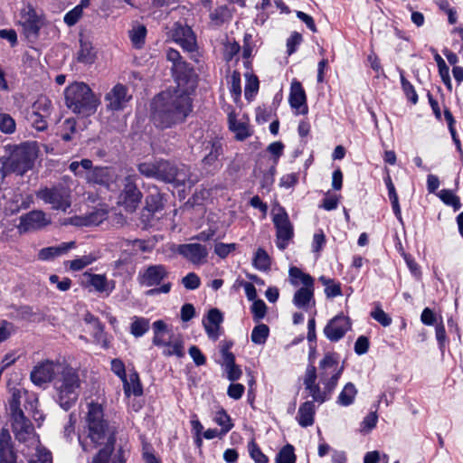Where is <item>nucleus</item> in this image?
I'll use <instances>...</instances> for the list:
<instances>
[{
  "mask_svg": "<svg viewBox=\"0 0 463 463\" xmlns=\"http://www.w3.org/2000/svg\"><path fill=\"white\" fill-rule=\"evenodd\" d=\"M18 24L27 38H36L44 24L43 13L30 3L24 4L19 12Z\"/></svg>",
  "mask_w": 463,
  "mask_h": 463,
  "instance_id": "9b49d317",
  "label": "nucleus"
},
{
  "mask_svg": "<svg viewBox=\"0 0 463 463\" xmlns=\"http://www.w3.org/2000/svg\"><path fill=\"white\" fill-rule=\"evenodd\" d=\"M65 100L70 109L83 116L94 114L99 103L90 88L83 82H74L68 86Z\"/></svg>",
  "mask_w": 463,
  "mask_h": 463,
  "instance_id": "20e7f679",
  "label": "nucleus"
},
{
  "mask_svg": "<svg viewBox=\"0 0 463 463\" xmlns=\"http://www.w3.org/2000/svg\"><path fill=\"white\" fill-rule=\"evenodd\" d=\"M81 16L82 7L80 5H77L64 15L63 20L67 25L72 26L78 23Z\"/></svg>",
  "mask_w": 463,
  "mask_h": 463,
  "instance_id": "69168bd1",
  "label": "nucleus"
},
{
  "mask_svg": "<svg viewBox=\"0 0 463 463\" xmlns=\"http://www.w3.org/2000/svg\"><path fill=\"white\" fill-rule=\"evenodd\" d=\"M0 463H17V455L13 447L11 435L5 428L0 431Z\"/></svg>",
  "mask_w": 463,
  "mask_h": 463,
  "instance_id": "bb28decb",
  "label": "nucleus"
},
{
  "mask_svg": "<svg viewBox=\"0 0 463 463\" xmlns=\"http://www.w3.org/2000/svg\"><path fill=\"white\" fill-rule=\"evenodd\" d=\"M259 90V80L256 76H247V82L244 89V96L247 99H251Z\"/></svg>",
  "mask_w": 463,
  "mask_h": 463,
  "instance_id": "052dcab7",
  "label": "nucleus"
},
{
  "mask_svg": "<svg viewBox=\"0 0 463 463\" xmlns=\"http://www.w3.org/2000/svg\"><path fill=\"white\" fill-rule=\"evenodd\" d=\"M222 365L224 366L227 378L232 381H237L241 378L242 372L240 366H238L235 364V357L234 356H229L227 358V361H224L222 363Z\"/></svg>",
  "mask_w": 463,
  "mask_h": 463,
  "instance_id": "37998d69",
  "label": "nucleus"
},
{
  "mask_svg": "<svg viewBox=\"0 0 463 463\" xmlns=\"http://www.w3.org/2000/svg\"><path fill=\"white\" fill-rule=\"evenodd\" d=\"M33 450L32 454L29 451L23 452L27 458L28 463H52V458L50 451L43 448L41 444L31 449Z\"/></svg>",
  "mask_w": 463,
  "mask_h": 463,
  "instance_id": "72a5a7b5",
  "label": "nucleus"
},
{
  "mask_svg": "<svg viewBox=\"0 0 463 463\" xmlns=\"http://www.w3.org/2000/svg\"><path fill=\"white\" fill-rule=\"evenodd\" d=\"M294 305L301 309L307 310L315 306L314 284L303 286L296 291L293 297Z\"/></svg>",
  "mask_w": 463,
  "mask_h": 463,
  "instance_id": "cd10ccee",
  "label": "nucleus"
},
{
  "mask_svg": "<svg viewBox=\"0 0 463 463\" xmlns=\"http://www.w3.org/2000/svg\"><path fill=\"white\" fill-rule=\"evenodd\" d=\"M123 382V388L126 396L130 395L140 396L143 393V389L138 378L137 373H133L129 374L128 378H125Z\"/></svg>",
  "mask_w": 463,
  "mask_h": 463,
  "instance_id": "f704fd0d",
  "label": "nucleus"
},
{
  "mask_svg": "<svg viewBox=\"0 0 463 463\" xmlns=\"http://www.w3.org/2000/svg\"><path fill=\"white\" fill-rule=\"evenodd\" d=\"M272 221L276 228L277 247L279 250H284L293 238V225L289 221L287 212L282 207H279L273 211Z\"/></svg>",
  "mask_w": 463,
  "mask_h": 463,
  "instance_id": "2eb2a0df",
  "label": "nucleus"
},
{
  "mask_svg": "<svg viewBox=\"0 0 463 463\" xmlns=\"http://www.w3.org/2000/svg\"><path fill=\"white\" fill-rule=\"evenodd\" d=\"M97 258L93 254L84 255L71 260L70 269L74 271H79L83 269L85 267L92 264L96 261Z\"/></svg>",
  "mask_w": 463,
  "mask_h": 463,
  "instance_id": "864d4df0",
  "label": "nucleus"
},
{
  "mask_svg": "<svg viewBox=\"0 0 463 463\" xmlns=\"http://www.w3.org/2000/svg\"><path fill=\"white\" fill-rule=\"evenodd\" d=\"M112 178L111 171L108 167H94L86 175L89 183L108 185Z\"/></svg>",
  "mask_w": 463,
  "mask_h": 463,
  "instance_id": "473e14b6",
  "label": "nucleus"
},
{
  "mask_svg": "<svg viewBox=\"0 0 463 463\" xmlns=\"http://www.w3.org/2000/svg\"><path fill=\"white\" fill-rule=\"evenodd\" d=\"M288 273L290 282L294 286H298L299 282L302 283L303 286L314 284V279L310 275L302 272V270L297 267H291Z\"/></svg>",
  "mask_w": 463,
  "mask_h": 463,
  "instance_id": "a19ab883",
  "label": "nucleus"
},
{
  "mask_svg": "<svg viewBox=\"0 0 463 463\" xmlns=\"http://www.w3.org/2000/svg\"><path fill=\"white\" fill-rule=\"evenodd\" d=\"M237 245L235 243H223L218 242L214 246V252L220 258H226L231 252L236 250Z\"/></svg>",
  "mask_w": 463,
  "mask_h": 463,
  "instance_id": "774afa93",
  "label": "nucleus"
},
{
  "mask_svg": "<svg viewBox=\"0 0 463 463\" xmlns=\"http://www.w3.org/2000/svg\"><path fill=\"white\" fill-rule=\"evenodd\" d=\"M52 112V102L45 97H39L27 111V120L38 131H43L47 128V118Z\"/></svg>",
  "mask_w": 463,
  "mask_h": 463,
  "instance_id": "4468645a",
  "label": "nucleus"
},
{
  "mask_svg": "<svg viewBox=\"0 0 463 463\" xmlns=\"http://www.w3.org/2000/svg\"><path fill=\"white\" fill-rule=\"evenodd\" d=\"M223 321L222 312L217 308L209 310L206 317L203 320V325L208 337L216 341L221 335V325Z\"/></svg>",
  "mask_w": 463,
  "mask_h": 463,
  "instance_id": "393cba45",
  "label": "nucleus"
},
{
  "mask_svg": "<svg viewBox=\"0 0 463 463\" xmlns=\"http://www.w3.org/2000/svg\"><path fill=\"white\" fill-rule=\"evenodd\" d=\"M229 128L235 134L237 140L242 141L251 135L249 126L245 122L238 121L233 112L228 115Z\"/></svg>",
  "mask_w": 463,
  "mask_h": 463,
  "instance_id": "7c9ffc66",
  "label": "nucleus"
},
{
  "mask_svg": "<svg viewBox=\"0 0 463 463\" xmlns=\"http://www.w3.org/2000/svg\"><path fill=\"white\" fill-rule=\"evenodd\" d=\"M87 423L88 437L94 446L104 445V448H114L115 428L109 426L103 419V411L99 405H90Z\"/></svg>",
  "mask_w": 463,
  "mask_h": 463,
  "instance_id": "7ed1b4c3",
  "label": "nucleus"
},
{
  "mask_svg": "<svg viewBox=\"0 0 463 463\" xmlns=\"http://www.w3.org/2000/svg\"><path fill=\"white\" fill-rule=\"evenodd\" d=\"M12 430L15 439L24 443L28 449L40 444L33 424L24 413H17L14 418H12Z\"/></svg>",
  "mask_w": 463,
  "mask_h": 463,
  "instance_id": "ddd939ff",
  "label": "nucleus"
},
{
  "mask_svg": "<svg viewBox=\"0 0 463 463\" xmlns=\"http://www.w3.org/2000/svg\"><path fill=\"white\" fill-rule=\"evenodd\" d=\"M344 371V365L339 364V357L335 353H327L319 363V378L328 392H332L337 385Z\"/></svg>",
  "mask_w": 463,
  "mask_h": 463,
  "instance_id": "0eeeda50",
  "label": "nucleus"
},
{
  "mask_svg": "<svg viewBox=\"0 0 463 463\" xmlns=\"http://www.w3.org/2000/svg\"><path fill=\"white\" fill-rule=\"evenodd\" d=\"M350 328V319L344 315H338L327 323L324 328V334L330 341L337 342L344 337Z\"/></svg>",
  "mask_w": 463,
  "mask_h": 463,
  "instance_id": "aec40b11",
  "label": "nucleus"
},
{
  "mask_svg": "<svg viewBox=\"0 0 463 463\" xmlns=\"http://www.w3.org/2000/svg\"><path fill=\"white\" fill-rule=\"evenodd\" d=\"M137 175H128L122 180V189L118 197V203L128 212H135L143 197L142 193L137 186Z\"/></svg>",
  "mask_w": 463,
  "mask_h": 463,
  "instance_id": "9d476101",
  "label": "nucleus"
},
{
  "mask_svg": "<svg viewBox=\"0 0 463 463\" xmlns=\"http://www.w3.org/2000/svg\"><path fill=\"white\" fill-rule=\"evenodd\" d=\"M189 168L182 165L177 168L168 161L158 160L156 172V179L165 183H173L175 185L193 184L195 180H192L188 175Z\"/></svg>",
  "mask_w": 463,
  "mask_h": 463,
  "instance_id": "1a4fd4ad",
  "label": "nucleus"
},
{
  "mask_svg": "<svg viewBox=\"0 0 463 463\" xmlns=\"http://www.w3.org/2000/svg\"><path fill=\"white\" fill-rule=\"evenodd\" d=\"M248 450L250 458L254 460L255 463H269V458L262 453L254 439H251L249 442Z\"/></svg>",
  "mask_w": 463,
  "mask_h": 463,
  "instance_id": "5fc2aeb1",
  "label": "nucleus"
},
{
  "mask_svg": "<svg viewBox=\"0 0 463 463\" xmlns=\"http://www.w3.org/2000/svg\"><path fill=\"white\" fill-rule=\"evenodd\" d=\"M33 196L32 194L15 195L14 200L10 203L9 210L12 213H16L21 210H25L33 204Z\"/></svg>",
  "mask_w": 463,
  "mask_h": 463,
  "instance_id": "58836bf2",
  "label": "nucleus"
},
{
  "mask_svg": "<svg viewBox=\"0 0 463 463\" xmlns=\"http://www.w3.org/2000/svg\"><path fill=\"white\" fill-rule=\"evenodd\" d=\"M157 167V161L144 162L137 165V169L141 175L148 178L156 179V172Z\"/></svg>",
  "mask_w": 463,
  "mask_h": 463,
  "instance_id": "680f3d73",
  "label": "nucleus"
},
{
  "mask_svg": "<svg viewBox=\"0 0 463 463\" xmlns=\"http://www.w3.org/2000/svg\"><path fill=\"white\" fill-rule=\"evenodd\" d=\"M35 194L44 203L51 204L55 211L65 213L71 205V191L61 184L41 188Z\"/></svg>",
  "mask_w": 463,
  "mask_h": 463,
  "instance_id": "6e6552de",
  "label": "nucleus"
},
{
  "mask_svg": "<svg viewBox=\"0 0 463 463\" xmlns=\"http://www.w3.org/2000/svg\"><path fill=\"white\" fill-rule=\"evenodd\" d=\"M439 197L445 204L453 207L455 211L459 210L461 207L459 198L451 190L442 189L439 194Z\"/></svg>",
  "mask_w": 463,
  "mask_h": 463,
  "instance_id": "de8ad7c7",
  "label": "nucleus"
},
{
  "mask_svg": "<svg viewBox=\"0 0 463 463\" xmlns=\"http://www.w3.org/2000/svg\"><path fill=\"white\" fill-rule=\"evenodd\" d=\"M169 36L185 52H193L197 49V41L194 31L189 25L184 24L180 21L174 23Z\"/></svg>",
  "mask_w": 463,
  "mask_h": 463,
  "instance_id": "f3484780",
  "label": "nucleus"
},
{
  "mask_svg": "<svg viewBox=\"0 0 463 463\" xmlns=\"http://www.w3.org/2000/svg\"><path fill=\"white\" fill-rule=\"evenodd\" d=\"M81 383L79 371L64 363L57 376L54 377L52 384L55 399L61 408L69 410L77 402Z\"/></svg>",
  "mask_w": 463,
  "mask_h": 463,
  "instance_id": "f03ea898",
  "label": "nucleus"
},
{
  "mask_svg": "<svg viewBox=\"0 0 463 463\" xmlns=\"http://www.w3.org/2000/svg\"><path fill=\"white\" fill-rule=\"evenodd\" d=\"M146 28L143 24L135 25L129 31L130 41L132 43V45L137 49H140L144 46L145 42H146Z\"/></svg>",
  "mask_w": 463,
  "mask_h": 463,
  "instance_id": "4c0bfd02",
  "label": "nucleus"
},
{
  "mask_svg": "<svg viewBox=\"0 0 463 463\" xmlns=\"http://www.w3.org/2000/svg\"><path fill=\"white\" fill-rule=\"evenodd\" d=\"M388 196L392 203V211L394 215L399 220L400 222H402V211L399 203L398 194L396 193L395 187H388Z\"/></svg>",
  "mask_w": 463,
  "mask_h": 463,
  "instance_id": "bf43d9fd",
  "label": "nucleus"
},
{
  "mask_svg": "<svg viewBox=\"0 0 463 463\" xmlns=\"http://www.w3.org/2000/svg\"><path fill=\"white\" fill-rule=\"evenodd\" d=\"M182 284L186 289L194 290L200 287L201 279L198 275L194 272H190L182 279Z\"/></svg>",
  "mask_w": 463,
  "mask_h": 463,
  "instance_id": "0e129e2a",
  "label": "nucleus"
},
{
  "mask_svg": "<svg viewBox=\"0 0 463 463\" xmlns=\"http://www.w3.org/2000/svg\"><path fill=\"white\" fill-rule=\"evenodd\" d=\"M36 158L35 146L33 144L24 143L19 146L12 154L9 161L1 169L5 172H14L23 175L30 170Z\"/></svg>",
  "mask_w": 463,
  "mask_h": 463,
  "instance_id": "423d86ee",
  "label": "nucleus"
},
{
  "mask_svg": "<svg viewBox=\"0 0 463 463\" xmlns=\"http://www.w3.org/2000/svg\"><path fill=\"white\" fill-rule=\"evenodd\" d=\"M96 58L97 53L92 43L88 40L80 39L77 61L84 64H92Z\"/></svg>",
  "mask_w": 463,
  "mask_h": 463,
  "instance_id": "2f4dec72",
  "label": "nucleus"
},
{
  "mask_svg": "<svg viewBox=\"0 0 463 463\" xmlns=\"http://www.w3.org/2000/svg\"><path fill=\"white\" fill-rule=\"evenodd\" d=\"M266 311L267 307L263 300L258 299L253 301L251 306V312L255 321H260L266 315Z\"/></svg>",
  "mask_w": 463,
  "mask_h": 463,
  "instance_id": "338daca9",
  "label": "nucleus"
},
{
  "mask_svg": "<svg viewBox=\"0 0 463 463\" xmlns=\"http://www.w3.org/2000/svg\"><path fill=\"white\" fill-rule=\"evenodd\" d=\"M230 92L234 99L238 101L241 94V74L238 71H233L229 78Z\"/></svg>",
  "mask_w": 463,
  "mask_h": 463,
  "instance_id": "603ef678",
  "label": "nucleus"
},
{
  "mask_svg": "<svg viewBox=\"0 0 463 463\" xmlns=\"http://www.w3.org/2000/svg\"><path fill=\"white\" fill-rule=\"evenodd\" d=\"M205 150L208 151L203 156L202 164L207 172L219 170L222 164L221 156L223 155L222 142L220 138H211L206 142Z\"/></svg>",
  "mask_w": 463,
  "mask_h": 463,
  "instance_id": "6ab92c4d",
  "label": "nucleus"
},
{
  "mask_svg": "<svg viewBox=\"0 0 463 463\" xmlns=\"http://www.w3.org/2000/svg\"><path fill=\"white\" fill-rule=\"evenodd\" d=\"M152 328L154 332L153 345L162 347L164 355H175L177 357L184 355L183 337L168 330L166 324L163 320L155 321Z\"/></svg>",
  "mask_w": 463,
  "mask_h": 463,
  "instance_id": "39448f33",
  "label": "nucleus"
},
{
  "mask_svg": "<svg viewBox=\"0 0 463 463\" xmlns=\"http://www.w3.org/2000/svg\"><path fill=\"white\" fill-rule=\"evenodd\" d=\"M83 277L86 279L87 286L91 287L98 293L109 296L115 289V281L108 279L105 274L85 272Z\"/></svg>",
  "mask_w": 463,
  "mask_h": 463,
  "instance_id": "b1692460",
  "label": "nucleus"
},
{
  "mask_svg": "<svg viewBox=\"0 0 463 463\" xmlns=\"http://www.w3.org/2000/svg\"><path fill=\"white\" fill-rule=\"evenodd\" d=\"M150 328V321L143 317L134 316L131 317L129 327L130 334L135 337L143 336Z\"/></svg>",
  "mask_w": 463,
  "mask_h": 463,
  "instance_id": "c9c22d12",
  "label": "nucleus"
},
{
  "mask_svg": "<svg viewBox=\"0 0 463 463\" xmlns=\"http://www.w3.org/2000/svg\"><path fill=\"white\" fill-rule=\"evenodd\" d=\"M296 460L295 449L290 444L282 447L275 457V463H296Z\"/></svg>",
  "mask_w": 463,
  "mask_h": 463,
  "instance_id": "a18cd8bd",
  "label": "nucleus"
},
{
  "mask_svg": "<svg viewBox=\"0 0 463 463\" xmlns=\"http://www.w3.org/2000/svg\"><path fill=\"white\" fill-rule=\"evenodd\" d=\"M120 248L124 252H129V255L137 254L138 251H146V245L144 241L141 240H122L120 242Z\"/></svg>",
  "mask_w": 463,
  "mask_h": 463,
  "instance_id": "c03bdc74",
  "label": "nucleus"
},
{
  "mask_svg": "<svg viewBox=\"0 0 463 463\" xmlns=\"http://www.w3.org/2000/svg\"><path fill=\"white\" fill-rule=\"evenodd\" d=\"M194 88L183 83L173 90H167L156 96L152 102V119L162 128L183 122L192 112L191 93Z\"/></svg>",
  "mask_w": 463,
  "mask_h": 463,
  "instance_id": "f257e3e1",
  "label": "nucleus"
},
{
  "mask_svg": "<svg viewBox=\"0 0 463 463\" xmlns=\"http://www.w3.org/2000/svg\"><path fill=\"white\" fill-rule=\"evenodd\" d=\"M64 363L60 361L45 360L33 367L30 377L32 382L37 386H43L51 382H54Z\"/></svg>",
  "mask_w": 463,
  "mask_h": 463,
  "instance_id": "dca6fc26",
  "label": "nucleus"
},
{
  "mask_svg": "<svg viewBox=\"0 0 463 463\" xmlns=\"http://www.w3.org/2000/svg\"><path fill=\"white\" fill-rule=\"evenodd\" d=\"M252 264L255 269L266 271L270 268V258L267 251L261 248L258 249L252 260Z\"/></svg>",
  "mask_w": 463,
  "mask_h": 463,
  "instance_id": "79ce46f5",
  "label": "nucleus"
},
{
  "mask_svg": "<svg viewBox=\"0 0 463 463\" xmlns=\"http://www.w3.org/2000/svg\"><path fill=\"white\" fill-rule=\"evenodd\" d=\"M163 209L162 195L159 193H155L146 197V210L149 213H155Z\"/></svg>",
  "mask_w": 463,
  "mask_h": 463,
  "instance_id": "09e8293b",
  "label": "nucleus"
},
{
  "mask_svg": "<svg viewBox=\"0 0 463 463\" xmlns=\"http://www.w3.org/2000/svg\"><path fill=\"white\" fill-rule=\"evenodd\" d=\"M306 389L309 392V395L313 398L312 402H317L320 404L325 402L331 393L328 392L325 388L324 390H321V388L319 387L318 384H317V383L309 386H306Z\"/></svg>",
  "mask_w": 463,
  "mask_h": 463,
  "instance_id": "8fccbe9b",
  "label": "nucleus"
},
{
  "mask_svg": "<svg viewBox=\"0 0 463 463\" xmlns=\"http://www.w3.org/2000/svg\"><path fill=\"white\" fill-rule=\"evenodd\" d=\"M269 328L265 324H259L252 329L250 339L256 345H264L269 337Z\"/></svg>",
  "mask_w": 463,
  "mask_h": 463,
  "instance_id": "49530a36",
  "label": "nucleus"
},
{
  "mask_svg": "<svg viewBox=\"0 0 463 463\" xmlns=\"http://www.w3.org/2000/svg\"><path fill=\"white\" fill-rule=\"evenodd\" d=\"M166 60L172 62V72L176 84L190 83V88H195V80L193 69L183 60L180 52L173 48L166 50Z\"/></svg>",
  "mask_w": 463,
  "mask_h": 463,
  "instance_id": "f8f14e48",
  "label": "nucleus"
},
{
  "mask_svg": "<svg viewBox=\"0 0 463 463\" xmlns=\"http://www.w3.org/2000/svg\"><path fill=\"white\" fill-rule=\"evenodd\" d=\"M213 420L222 428L220 430L221 435L227 434L233 428L231 417L223 409L216 411Z\"/></svg>",
  "mask_w": 463,
  "mask_h": 463,
  "instance_id": "ea45409f",
  "label": "nucleus"
},
{
  "mask_svg": "<svg viewBox=\"0 0 463 463\" xmlns=\"http://www.w3.org/2000/svg\"><path fill=\"white\" fill-rule=\"evenodd\" d=\"M357 390L354 383H347L337 397L336 402L344 407L350 406L354 403Z\"/></svg>",
  "mask_w": 463,
  "mask_h": 463,
  "instance_id": "e433bc0d",
  "label": "nucleus"
},
{
  "mask_svg": "<svg viewBox=\"0 0 463 463\" xmlns=\"http://www.w3.org/2000/svg\"><path fill=\"white\" fill-rule=\"evenodd\" d=\"M17 229L20 233L42 230L51 224V218L42 210H33L20 216Z\"/></svg>",
  "mask_w": 463,
  "mask_h": 463,
  "instance_id": "a211bd4d",
  "label": "nucleus"
},
{
  "mask_svg": "<svg viewBox=\"0 0 463 463\" xmlns=\"http://www.w3.org/2000/svg\"><path fill=\"white\" fill-rule=\"evenodd\" d=\"M167 270L163 265H151L139 271L137 279L142 286H157L167 277Z\"/></svg>",
  "mask_w": 463,
  "mask_h": 463,
  "instance_id": "4be33fe9",
  "label": "nucleus"
},
{
  "mask_svg": "<svg viewBox=\"0 0 463 463\" xmlns=\"http://www.w3.org/2000/svg\"><path fill=\"white\" fill-rule=\"evenodd\" d=\"M61 138L64 141H70L71 140V134L75 132L76 129V121L74 118H67L63 121L61 125Z\"/></svg>",
  "mask_w": 463,
  "mask_h": 463,
  "instance_id": "e2e57ef3",
  "label": "nucleus"
},
{
  "mask_svg": "<svg viewBox=\"0 0 463 463\" xmlns=\"http://www.w3.org/2000/svg\"><path fill=\"white\" fill-rule=\"evenodd\" d=\"M177 252L195 265L204 263L208 256L206 247L199 243L181 244L177 248Z\"/></svg>",
  "mask_w": 463,
  "mask_h": 463,
  "instance_id": "412c9836",
  "label": "nucleus"
},
{
  "mask_svg": "<svg viewBox=\"0 0 463 463\" xmlns=\"http://www.w3.org/2000/svg\"><path fill=\"white\" fill-rule=\"evenodd\" d=\"M75 241L62 242L57 246L46 247L40 250L38 258L42 260H49L55 257L67 253L70 250L75 248Z\"/></svg>",
  "mask_w": 463,
  "mask_h": 463,
  "instance_id": "c756f323",
  "label": "nucleus"
},
{
  "mask_svg": "<svg viewBox=\"0 0 463 463\" xmlns=\"http://www.w3.org/2000/svg\"><path fill=\"white\" fill-rule=\"evenodd\" d=\"M15 129V120L7 113H0V131L10 135L14 133Z\"/></svg>",
  "mask_w": 463,
  "mask_h": 463,
  "instance_id": "6e6d98bb",
  "label": "nucleus"
},
{
  "mask_svg": "<svg viewBox=\"0 0 463 463\" xmlns=\"http://www.w3.org/2000/svg\"><path fill=\"white\" fill-rule=\"evenodd\" d=\"M288 101L291 108L297 110L296 114L307 113L306 92L301 83L298 80L291 82Z\"/></svg>",
  "mask_w": 463,
  "mask_h": 463,
  "instance_id": "a878e982",
  "label": "nucleus"
},
{
  "mask_svg": "<svg viewBox=\"0 0 463 463\" xmlns=\"http://www.w3.org/2000/svg\"><path fill=\"white\" fill-rule=\"evenodd\" d=\"M400 78L402 89L405 96L412 104H416L418 102V95L412 84L405 79L404 71L402 70H400Z\"/></svg>",
  "mask_w": 463,
  "mask_h": 463,
  "instance_id": "3c124183",
  "label": "nucleus"
},
{
  "mask_svg": "<svg viewBox=\"0 0 463 463\" xmlns=\"http://www.w3.org/2000/svg\"><path fill=\"white\" fill-rule=\"evenodd\" d=\"M128 89L122 84L115 85L105 96L107 108L110 110H121L130 99Z\"/></svg>",
  "mask_w": 463,
  "mask_h": 463,
  "instance_id": "5701e85b",
  "label": "nucleus"
},
{
  "mask_svg": "<svg viewBox=\"0 0 463 463\" xmlns=\"http://www.w3.org/2000/svg\"><path fill=\"white\" fill-rule=\"evenodd\" d=\"M371 317L384 327L391 326L392 322V317L379 305L371 312Z\"/></svg>",
  "mask_w": 463,
  "mask_h": 463,
  "instance_id": "13d9d810",
  "label": "nucleus"
},
{
  "mask_svg": "<svg viewBox=\"0 0 463 463\" xmlns=\"http://www.w3.org/2000/svg\"><path fill=\"white\" fill-rule=\"evenodd\" d=\"M434 60L437 62L438 68H439V73L444 81L445 84L448 85L449 88L451 87L450 84V77H449V69L447 66L445 61L442 59V57L439 53H435Z\"/></svg>",
  "mask_w": 463,
  "mask_h": 463,
  "instance_id": "4d7b16f0",
  "label": "nucleus"
},
{
  "mask_svg": "<svg viewBox=\"0 0 463 463\" xmlns=\"http://www.w3.org/2000/svg\"><path fill=\"white\" fill-rule=\"evenodd\" d=\"M316 411L317 410L314 402L307 401L303 402L299 406L296 417L298 423L303 428L312 426L315 421Z\"/></svg>",
  "mask_w": 463,
  "mask_h": 463,
  "instance_id": "c85d7f7f",
  "label": "nucleus"
}]
</instances>
